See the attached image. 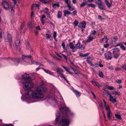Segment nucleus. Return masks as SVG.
Masks as SVG:
<instances>
[{"mask_svg":"<svg viewBox=\"0 0 126 126\" xmlns=\"http://www.w3.org/2000/svg\"><path fill=\"white\" fill-rule=\"evenodd\" d=\"M42 88L41 87H39L35 90L32 91V98L34 99H40L44 97L42 91Z\"/></svg>","mask_w":126,"mask_h":126,"instance_id":"1","label":"nucleus"},{"mask_svg":"<svg viewBox=\"0 0 126 126\" xmlns=\"http://www.w3.org/2000/svg\"><path fill=\"white\" fill-rule=\"evenodd\" d=\"M57 104L59 106V107L60 108L61 111L63 114V116H64V115H66L67 111L68 110V108L65 107H64L63 103L59 104L58 102H57Z\"/></svg>","mask_w":126,"mask_h":126,"instance_id":"2","label":"nucleus"},{"mask_svg":"<svg viewBox=\"0 0 126 126\" xmlns=\"http://www.w3.org/2000/svg\"><path fill=\"white\" fill-rule=\"evenodd\" d=\"M60 124L62 126H68L69 124V119L63 117L60 122Z\"/></svg>","mask_w":126,"mask_h":126,"instance_id":"3","label":"nucleus"},{"mask_svg":"<svg viewBox=\"0 0 126 126\" xmlns=\"http://www.w3.org/2000/svg\"><path fill=\"white\" fill-rule=\"evenodd\" d=\"M33 84L32 82L29 81L23 84V87L25 90H28L31 89L33 86Z\"/></svg>","mask_w":126,"mask_h":126,"instance_id":"4","label":"nucleus"},{"mask_svg":"<svg viewBox=\"0 0 126 126\" xmlns=\"http://www.w3.org/2000/svg\"><path fill=\"white\" fill-rule=\"evenodd\" d=\"M10 2L9 0H4L2 2V5L3 7L5 9L9 8L10 5Z\"/></svg>","mask_w":126,"mask_h":126,"instance_id":"5","label":"nucleus"},{"mask_svg":"<svg viewBox=\"0 0 126 126\" xmlns=\"http://www.w3.org/2000/svg\"><path fill=\"white\" fill-rule=\"evenodd\" d=\"M106 110L107 111L108 116L109 120L111 119V117L112 116L111 111L110 110L109 106L108 105L107 107H105Z\"/></svg>","mask_w":126,"mask_h":126,"instance_id":"6","label":"nucleus"},{"mask_svg":"<svg viewBox=\"0 0 126 126\" xmlns=\"http://www.w3.org/2000/svg\"><path fill=\"white\" fill-rule=\"evenodd\" d=\"M97 4L98 7L100 9L105 10V7L104 6V4L103 2H98Z\"/></svg>","mask_w":126,"mask_h":126,"instance_id":"7","label":"nucleus"},{"mask_svg":"<svg viewBox=\"0 0 126 126\" xmlns=\"http://www.w3.org/2000/svg\"><path fill=\"white\" fill-rule=\"evenodd\" d=\"M56 118L54 122V124L56 125L59 122L60 119V116L59 112H58L56 114Z\"/></svg>","mask_w":126,"mask_h":126,"instance_id":"8","label":"nucleus"},{"mask_svg":"<svg viewBox=\"0 0 126 126\" xmlns=\"http://www.w3.org/2000/svg\"><path fill=\"white\" fill-rule=\"evenodd\" d=\"M22 77L23 79L25 80H28L30 81L31 80V79L29 76L28 74H23L22 76Z\"/></svg>","mask_w":126,"mask_h":126,"instance_id":"9","label":"nucleus"},{"mask_svg":"<svg viewBox=\"0 0 126 126\" xmlns=\"http://www.w3.org/2000/svg\"><path fill=\"white\" fill-rule=\"evenodd\" d=\"M32 93H33L32 90H29L28 92L26 93L25 95L26 97L27 98H29L32 95Z\"/></svg>","mask_w":126,"mask_h":126,"instance_id":"10","label":"nucleus"},{"mask_svg":"<svg viewBox=\"0 0 126 126\" xmlns=\"http://www.w3.org/2000/svg\"><path fill=\"white\" fill-rule=\"evenodd\" d=\"M107 55L108 56H106V55H105V56L106 59L108 60H111L112 58L111 52L109 51L107 53Z\"/></svg>","mask_w":126,"mask_h":126,"instance_id":"11","label":"nucleus"},{"mask_svg":"<svg viewBox=\"0 0 126 126\" xmlns=\"http://www.w3.org/2000/svg\"><path fill=\"white\" fill-rule=\"evenodd\" d=\"M93 58L90 57H88L87 58V61L88 63L90 64L91 65H93L92 62L93 60Z\"/></svg>","mask_w":126,"mask_h":126,"instance_id":"12","label":"nucleus"},{"mask_svg":"<svg viewBox=\"0 0 126 126\" xmlns=\"http://www.w3.org/2000/svg\"><path fill=\"white\" fill-rule=\"evenodd\" d=\"M94 39V36L89 35L88 36V39L87 40V42L89 43L92 41Z\"/></svg>","mask_w":126,"mask_h":126,"instance_id":"13","label":"nucleus"},{"mask_svg":"<svg viewBox=\"0 0 126 126\" xmlns=\"http://www.w3.org/2000/svg\"><path fill=\"white\" fill-rule=\"evenodd\" d=\"M20 41L19 40H16V48L17 49L19 50L20 49Z\"/></svg>","mask_w":126,"mask_h":126,"instance_id":"14","label":"nucleus"},{"mask_svg":"<svg viewBox=\"0 0 126 126\" xmlns=\"http://www.w3.org/2000/svg\"><path fill=\"white\" fill-rule=\"evenodd\" d=\"M110 100L113 103L115 102L116 101V98L113 97L111 94L110 95Z\"/></svg>","mask_w":126,"mask_h":126,"instance_id":"15","label":"nucleus"},{"mask_svg":"<svg viewBox=\"0 0 126 126\" xmlns=\"http://www.w3.org/2000/svg\"><path fill=\"white\" fill-rule=\"evenodd\" d=\"M82 45L80 46V44L79 43H78L75 46V47L77 49H84V47H82Z\"/></svg>","mask_w":126,"mask_h":126,"instance_id":"16","label":"nucleus"},{"mask_svg":"<svg viewBox=\"0 0 126 126\" xmlns=\"http://www.w3.org/2000/svg\"><path fill=\"white\" fill-rule=\"evenodd\" d=\"M91 82L92 84L95 86H96L97 87L99 86L101 87L100 85L97 82H96L92 80L91 81Z\"/></svg>","mask_w":126,"mask_h":126,"instance_id":"17","label":"nucleus"},{"mask_svg":"<svg viewBox=\"0 0 126 126\" xmlns=\"http://www.w3.org/2000/svg\"><path fill=\"white\" fill-rule=\"evenodd\" d=\"M73 91L74 92L77 97H78L80 96V92L77 91L75 89H74Z\"/></svg>","mask_w":126,"mask_h":126,"instance_id":"18","label":"nucleus"},{"mask_svg":"<svg viewBox=\"0 0 126 126\" xmlns=\"http://www.w3.org/2000/svg\"><path fill=\"white\" fill-rule=\"evenodd\" d=\"M22 59H17V60H18V63H20L21 62V61H22V60H24V59H26V58H27V56H26V55H22Z\"/></svg>","mask_w":126,"mask_h":126,"instance_id":"19","label":"nucleus"},{"mask_svg":"<svg viewBox=\"0 0 126 126\" xmlns=\"http://www.w3.org/2000/svg\"><path fill=\"white\" fill-rule=\"evenodd\" d=\"M105 2L108 7L109 8L111 7L112 4L109 3L108 0H105Z\"/></svg>","mask_w":126,"mask_h":126,"instance_id":"20","label":"nucleus"},{"mask_svg":"<svg viewBox=\"0 0 126 126\" xmlns=\"http://www.w3.org/2000/svg\"><path fill=\"white\" fill-rule=\"evenodd\" d=\"M52 6L54 8L56 9L59 6V4L58 3H53Z\"/></svg>","mask_w":126,"mask_h":126,"instance_id":"21","label":"nucleus"},{"mask_svg":"<svg viewBox=\"0 0 126 126\" xmlns=\"http://www.w3.org/2000/svg\"><path fill=\"white\" fill-rule=\"evenodd\" d=\"M113 50V54H114L116 52H118L120 51V49L118 47H116L114 48Z\"/></svg>","mask_w":126,"mask_h":126,"instance_id":"22","label":"nucleus"},{"mask_svg":"<svg viewBox=\"0 0 126 126\" xmlns=\"http://www.w3.org/2000/svg\"><path fill=\"white\" fill-rule=\"evenodd\" d=\"M63 12L64 13V16H66L67 14H71V13H70L69 11L64 10L63 11Z\"/></svg>","mask_w":126,"mask_h":126,"instance_id":"23","label":"nucleus"},{"mask_svg":"<svg viewBox=\"0 0 126 126\" xmlns=\"http://www.w3.org/2000/svg\"><path fill=\"white\" fill-rule=\"evenodd\" d=\"M7 38L10 42H11L12 41V37L11 34H8L7 35Z\"/></svg>","mask_w":126,"mask_h":126,"instance_id":"24","label":"nucleus"},{"mask_svg":"<svg viewBox=\"0 0 126 126\" xmlns=\"http://www.w3.org/2000/svg\"><path fill=\"white\" fill-rule=\"evenodd\" d=\"M60 76L61 78H63L64 80L66 81L67 83H69L68 81H67L66 79L65 78V77H64V76L62 74V73L60 74Z\"/></svg>","mask_w":126,"mask_h":126,"instance_id":"25","label":"nucleus"},{"mask_svg":"<svg viewBox=\"0 0 126 126\" xmlns=\"http://www.w3.org/2000/svg\"><path fill=\"white\" fill-rule=\"evenodd\" d=\"M41 2H42L43 3L46 4V3H50L51 1H49L48 0H40Z\"/></svg>","mask_w":126,"mask_h":126,"instance_id":"26","label":"nucleus"},{"mask_svg":"<svg viewBox=\"0 0 126 126\" xmlns=\"http://www.w3.org/2000/svg\"><path fill=\"white\" fill-rule=\"evenodd\" d=\"M57 71L58 73L60 74L63 72V71L62 69L58 68L57 69Z\"/></svg>","mask_w":126,"mask_h":126,"instance_id":"27","label":"nucleus"},{"mask_svg":"<svg viewBox=\"0 0 126 126\" xmlns=\"http://www.w3.org/2000/svg\"><path fill=\"white\" fill-rule=\"evenodd\" d=\"M62 16V12L60 11H58V13L57 15V18H60Z\"/></svg>","mask_w":126,"mask_h":126,"instance_id":"28","label":"nucleus"},{"mask_svg":"<svg viewBox=\"0 0 126 126\" xmlns=\"http://www.w3.org/2000/svg\"><path fill=\"white\" fill-rule=\"evenodd\" d=\"M116 118L120 120H121L122 119V117L120 115L118 114H115V115Z\"/></svg>","mask_w":126,"mask_h":126,"instance_id":"29","label":"nucleus"},{"mask_svg":"<svg viewBox=\"0 0 126 126\" xmlns=\"http://www.w3.org/2000/svg\"><path fill=\"white\" fill-rule=\"evenodd\" d=\"M87 6L89 7H91L92 8H94L95 7V6L94 4L91 3L88 4L87 5Z\"/></svg>","mask_w":126,"mask_h":126,"instance_id":"30","label":"nucleus"},{"mask_svg":"<svg viewBox=\"0 0 126 126\" xmlns=\"http://www.w3.org/2000/svg\"><path fill=\"white\" fill-rule=\"evenodd\" d=\"M106 88L107 89H108L110 90H113L114 89V88L113 87H111V86H108V85H106Z\"/></svg>","mask_w":126,"mask_h":126,"instance_id":"31","label":"nucleus"},{"mask_svg":"<svg viewBox=\"0 0 126 126\" xmlns=\"http://www.w3.org/2000/svg\"><path fill=\"white\" fill-rule=\"evenodd\" d=\"M113 56L116 59H117L120 55V54H114Z\"/></svg>","mask_w":126,"mask_h":126,"instance_id":"32","label":"nucleus"},{"mask_svg":"<svg viewBox=\"0 0 126 126\" xmlns=\"http://www.w3.org/2000/svg\"><path fill=\"white\" fill-rule=\"evenodd\" d=\"M27 48L29 49V50L31 52V51H32L31 48V47L30 46L29 44L28 43H27Z\"/></svg>","mask_w":126,"mask_h":126,"instance_id":"33","label":"nucleus"},{"mask_svg":"<svg viewBox=\"0 0 126 126\" xmlns=\"http://www.w3.org/2000/svg\"><path fill=\"white\" fill-rule=\"evenodd\" d=\"M118 39V38L117 37L113 38L112 39V42H116Z\"/></svg>","mask_w":126,"mask_h":126,"instance_id":"34","label":"nucleus"},{"mask_svg":"<svg viewBox=\"0 0 126 126\" xmlns=\"http://www.w3.org/2000/svg\"><path fill=\"white\" fill-rule=\"evenodd\" d=\"M99 75L100 77L102 78L104 76V75L102 72L101 71H99Z\"/></svg>","mask_w":126,"mask_h":126,"instance_id":"35","label":"nucleus"},{"mask_svg":"<svg viewBox=\"0 0 126 126\" xmlns=\"http://www.w3.org/2000/svg\"><path fill=\"white\" fill-rule=\"evenodd\" d=\"M69 46L70 48L71 49H74V48L75 47L74 46L73 44L72 43H69Z\"/></svg>","mask_w":126,"mask_h":126,"instance_id":"36","label":"nucleus"},{"mask_svg":"<svg viewBox=\"0 0 126 126\" xmlns=\"http://www.w3.org/2000/svg\"><path fill=\"white\" fill-rule=\"evenodd\" d=\"M65 2L67 4V6L70 5L71 4V1L69 0H65Z\"/></svg>","mask_w":126,"mask_h":126,"instance_id":"37","label":"nucleus"},{"mask_svg":"<svg viewBox=\"0 0 126 126\" xmlns=\"http://www.w3.org/2000/svg\"><path fill=\"white\" fill-rule=\"evenodd\" d=\"M86 4V2H84L82 3L81 4H80V7H83L85 6Z\"/></svg>","mask_w":126,"mask_h":126,"instance_id":"38","label":"nucleus"},{"mask_svg":"<svg viewBox=\"0 0 126 126\" xmlns=\"http://www.w3.org/2000/svg\"><path fill=\"white\" fill-rule=\"evenodd\" d=\"M81 24L82 27L83 28H85L86 25V22L85 21H83L81 23Z\"/></svg>","mask_w":126,"mask_h":126,"instance_id":"39","label":"nucleus"},{"mask_svg":"<svg viewBox=\"0 0 126 126\" xmlns=\"http://www.w3.org/2000/svg\"><path fill=\"white\" fill-rule=\"evenodd\" d=\"M70 67L71 69L73 71L75 74H77L78 73V72L76 69H74L73 67Z\"/></svg>","mask_w":126,"mask_h":126,"instance_id":"40","label":"nucleus"},{"mask_svg":"<svg viewBox=\"0 0 126 126\" xmlns=\"http://www.w3.org/2000/svg\"><path fill=\"white\" fill-rule=\"evenodd\" d=\"M96 33V31L95 30H94L93 31L92 33H91L90 35L94 36L95 35Z\"/></svg>","mask_w":126,"mask_h":126,"instance_id":"41","label":"nucleus"},{"mask_svg":"<svg viewBox=\"0 0 126 126\" xmlns=\"http://www.w3.org/2000/svg\"><path fill=\"white\" fill-rule=\"evenodd\" d=\"M15 9V7L14 5V6H12L11 8V12L12 13H13L15 12L14 9Z\"/></svg>","mask_w":126,"mask_h":126,"instance_id":"42","label":"nucleus"},{"mask_svg":"<svg viewBox=\"0 0 126 126\" xmlns=\"http://www.w3.org/2000/svg\"><path fill=\"white\" fill-rule=\"evenodd\" d=\"M78 23L79 22L78 21L76 20H75L74 22L73 23V24L74 26H76L78 25Z\"/></svg>","mask_w":126,"mask_h":126,"instance_id":"43","label":"nucleus"},{"mask_svg":"<svg viewBox=\"0 0 126 126\" xmlns=\"http://www.w3.org/2000/svg\"><path fill=\"white\" fill-rule=\"evenodd\" d=\"M51 35L49 34H48L47 33L46 34V38L47 39H49L51 37Z\"/></svg>","mask_w":126,"mask_h":126,"instance_id":"44","label":"nucleus"},{"mask_svg":"<svg viewBox=\"0 0 126 126\" xmlns=\"http://www.w3.org/2000/svg\"><path fill=\"white\" fill-rule=\"evenodd\" d=\"M25 25V24L24 23H21L20 27V29L21 30L24 27V26Z\"/></svg>","mask_w":126,"mask_h":126,"instance_id":"45","label":"nucleus"},{"mask_svg":"<svg viewBox=\"0 0 126 126\" xmlns=\"http://www.w3.org/2000/svg\"><path fill=\"white\" fill-rule=\"evenodd\" d=\"M121 48L123 50H125L126 49V47L123 44H122L120 46Z\"/></svg>","mask_w":126,"mask_h":126,"instance_id":"46","label":"nucleus"},{"mask_svg":"<svg viewBox=\"0 0 126 126\" xmlns=\"http://www.w3.org/2000/svg\"><path fill=\"white\" fill-rule=\"evenodd\" d=\"M112 94H114V95H119V93L118 92H112Z\"/></svg>","mask_w":126,"mask_h":126,"instance_id":"47","label":"nucleus"},{"mask_svg":"<svg viewBox=\"0 0 126 126\" xmlns=\"http://www.w3.org/2000/svg\"><path fill=\"white\" fill-rule=\"evenodd\" d=\"M109 45L110 44L109 43H107L104 45V47L105 48H106L109 47Z\"/></svg>","mask_w":126,"mask_h":126,"instance_id":"48","label":"nucleus"},{"mask_svg":"<svg viewBox=\"0 0 126 126\" xmlns=\"http://www.w3.org/2000/svg\"><path fill=\"white\" fill-rule=\"evenodd\" d=\"M67 7H68L69 9L70 10L73 11L74 9L73 8H72L71 7V6L70 5L67 6Z\"/></svg>","mask_w":126,"mask_h":126,"instance_id":"49","label":"nucleus"},{"mask_svg":"<svg viewBox=\"0 0 126 126\" xmlns=\"http://www.w3.org/2000/svg\"><path fill=\"white\" fill-rule=\"evenodd\" d=\"M57 32L55 31H54L53 33V37L54 38H55L56 37L57 35Z\"/></svg>","mask_w":126,"mask_h":126,"instance_id":"50","label":"nucleus"},{"mask_svg":"<svg viewBox=\"0 0 126 126\" xmlns=\"http://www.w3.org/2000/svg\"><path fill=\"white\" fill-rule=\"evenodd\" d=\"M41 21L43 25H44L45 22V21L43 20V19L41 18Z\"/></svg>","mask_w":126,"mask_h":126,"instance_id":"51","label":"nucleus"},{"mask_svg":"<svg viewBox=\"0 0 126 126\" xmlns=\"http://www.w3.org/2000/svg\"><path fill=\"white\" fill-rule=\"evenodd\" d=\"M43 70L46 73L48 74L49 72L50 71L48 70H46L44 68H43Z\"/></svg>","mask_w":126,"mask_h":126,"instance_id":"52","label":"nucleus"},{"mask_svg":"<svg viewBox=\"0 0 126 126\" xmlns=\"http://www.w3.org/2000/svg\"><path fill=\"white\" fill-rule=\"evenodd\" d=\"M122 80L120 79H118L116 81V82L118 84H120L122 82Z\"/></svg>","mask_w":126,"mask_h":126,"instance_id":"53","label":"nucleus"},{"mask_svg":"<svg viewBox=\"0 0 126 126\" xmlns=\"http://www.w3.org/2000/svg\"><path fill=\"white\" fill-rule=\"evenodd\" d=\"M77 12L76 11H74L73 12L71 13V14H73L74 16H75L76 15L77 13Z\"/></svg>","mask_w":126,"mask_h":126,"instance_id":"54","label":"nucleus"},{"mask_svg":"<svg viewBox=\"0 0 126 126\" xmlns=\"http://www.w3.org/2000/svg\"><path fill=\"white\" fill-rule=\"evenodd\" d=\"M99 105L100 107H102L103 106V103L102 102H99Z\"/></svg>","mask_w":126,"mask_h":126,"instance_id":"55","label":"nucleus"},{"mask_svg":"<svg viewBox=\"0 0 126 126\" xmlns=\"http://www.w3.org/2000/svg\"><path fill=\"white\" fill-rule=\"evenodd\" d=\"M32 62L33 63H34L36 65H39L40 64L39 63H38V62H35V61H33V62Z\"/></svg>","mask_w":126,"mask_h":126,"instance_id":"56","label":"nucleus"},{"mask_svg":"<svg viewBox=\"0 0 126 126\" xmlns=\"http://www.w3.org/2000/svg\"><path fill=\"white\" fill-rule=\"evenodd\" d=\"M62 46L63 47V49L65 47V44L64 42H63L62 44Z\"/></svg>","mask_w":126,"mask_h":126,"instance_id":"57","label":"nucleus"},{"mask_svg":"<svg viewBox=\"0 0 126 126\" xmlns=\"http://www.w3.org/2000/svg\"><path fill=\"white\" fill-rule=\"evenodd\" d=\"M122 68L126 71V64L123 65L122 67Z\"/></svg>","mask_w":126,"mask_h":126,"instance_id":"58","label":"nucleus"},{"mask_svg":"<svg viewBox=\"0 0 126 126\" xmlns=\"http://www.w3.org/2000/svg\"><path fill=\"white\" fill-rule=\"evenodd\" d=\"M48 74H49L50 75H52L53 76H55V75L53 73L51 72L50 71Z\"/></svg>","mask_w":126,"mask_h":126,"instance_id":"59","label":"nucleus"},{"mask_svg":"<svg viewBox=\"0 0 126 126\" xmlns=\"http://www.w3.org/2000/svg\"><path fill=\"white\" fill-rule=\"evenodd\" d=\"M44 82L43 81H42L40 83L41 86H42L44 85Z\"/></svg>","mask_w":126,"mask_h":126,"instance_id":"60","label":"nucleus"},{"mask_svg":"<svg viewBox=\"0 0 126 126\" xmlns=\"http://www.w3.org/2000/svg\"><path fill=\"white\" fill-rule=\"evenodd\" d=\"M122 44V43L121 42L120 43L117 44L115 46V47L119 46L120 45H121Z\"/></svg>","mask_w":126,"mask_h":126,"instance_id":"61","label":"nucleus"},{"mask_svg":"<svg viewBox=\"0 0 126 126\" xmlns=\"http://www.w3.org/2000/svg\"><path fill=\"white\" fill-rule=\"evenodd\" d=\"M103 102L104 103V106H105V107H107V103H106V102L105 101V100H104Z\"/></svg>","mask_w":126,"mask_h":126,"instance_id":"62","label":"nucleus"},{"mask_svg":"<svg viewBox=\"0 0 126 126\" xmlns=\"http://www.w3.org/2000/svg\"><path fill=\"white\" fill-rule=\"evenodd\" d=\"M120 70V68L119 67H117L115 68V70L117 71H118Z\"/></svg>","mask_w":126,"mask_h":126,"instance_id":"63","label":"nucleus"},{"mask_svg":"<svg viewBox=\"0 0 126 126\" xmlns=\"http://www.w3.org/2000/svg\"><path fill=\"white\" fill-rule=\"evenodd\" d=\"M91 93L92 94V95L94 96L95 97H96L95 95L94 94V92H92V91H91Z\"/></svg>","mask_w":126,"mask_h":126,"instance_id":"64","label":"nucleus"}]
</instances>
